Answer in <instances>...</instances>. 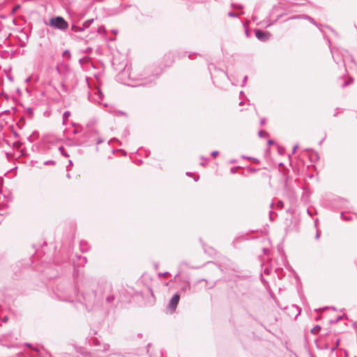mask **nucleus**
Returning <instances> with one entry per match:
<instances>
[{
    "label": "nucleus",
    "mask_w": 357,
    "mask_h": 357,
    "mask_svg": "<svg viewBox=\"0 0 357 357\" xmlns=\"http://www.w3.org/2000/svg\"><path fill=\"white\" fill-rule=\"evenodd\" d=\"M82 259H83L84 261H86V257H83V258H82Z\"/></svg>",
    "instance_id": "nucleus-33"
},
{
    "label": "nucleus",
    "mask_w": 357,
    "mask_h": 357,
    "mask_svg": "<svg viewBox=\"0 0 357 357\" xmlns=\"http://www.w3.org/2000/svg\"><path fill=\"white\" fill-rule=\"evenodd\" d=\"M265 123H266V119H261V121H260V124L261 126H264Z\"/></svg>",
    "instance_id": "nucleus-22"
},
{
    "label": "nucleus",
    "mask_w": 357,
    "mask_h": 357,
    "mask_svg": "<svg viewBox=\"0 0 357 357\" xmlns=\"http://www.w3.org/2000/svg\"><path fill=\"white\" fill-rule=\"evenodd\" d=\"M80 249L82 252H86L89 250V246L86 243L81 241L80 242Z\"/></svg>",
    "instance_id": "nucleus-6"
},
{
    "label": "nucleus",
    "mask_w": 357,
    "mask_h": 357,
    "mask_svg": "<svg viewBox=\"0 0 357 357\" xmlns=\"http://www.w3.org/2000/svg\"><path fill=\"white\" fill-rule=\"evenodd\" d=\"M349 83L347 82H345L343 84V86H347Z\"/></svg>",
    "instance_id": "nucleus-28"
},
{
    "label": "nucleus",
    "mask_w": 357,
    "mask_h": 357,
    "mask_svg": "<svg viewBox=\"0 0 357 357\" xmlns=\"http://www.w3.org/2000/svg\"><path fill=\"white\" fill-rule=\"evenodd\" d=\"M54 164H55V161H54V160H47V161L44 162L45 165H54Z\"/></svg>",
    "instance_id": "nucleus-13"
},
{
    "label": "nucleus",
    "mask_w": 357,
    "mask_h": 357,
    "mask_svg": "<svg viewBox=\"0 0 357 357\" xmlns=\"http://www.w3.org/2000/svg\"><path fill=\"white\" fill-rule=\"evenodd\" d=\"M69 164L72 165V161L69 160Z\"/></svg>",
    "instance_id": "nucleus-38"
},
{
    "label": "nucleus",
    "mask_w": 357,
    "mask_h": 357,
    "mask_svg": "<svg viewBox=\"0 0 357 357\" xmlns=\"http://www.w3.org/2000/svg\"><path fill=\"white\" fill-rule=\"evenodd\" d=\"M297 148H298V145H295V146H294V148H293V153H295V151H296V150L297 149Z\"/></svg>",
    "instance_id": "nucleus-25"
},
{
    "label": "nucleus",
    "mask_w": 357,
    "mask_h": 357,
    "mask_svg": "<svg viewBox=\"0 0 357 357\" xmlns=\"http://www.w3.org/2000/svg\"><path fill=\"white\" fill-rule=\"evenodd\" d=\"M247 79H248V76H245L244 79H243L242 86H243L244 84H245V82H246Z\"/></svg>",
    "instance_id": "nucleus-23"
},
{
    "label": "nucleus",
    "mask_w": 357,
    "mask_h": 357,
    "mask_svg": "<svg viewBox=\"0 0 357 357\" xmlns=\"http://www.w3.org/2000/svg\"><path fill=\"white\" fill-rule=\"evenodd\" d=\"M232 7L234 8H242V6L241 5H236L234 3H232L231 4Z\"/></svg>",
    "instance_id": "nucleus-18"
},
{
    "label": "nucleus",
    "mask_w": 357,
    "mask_h": 357,
    "mask_svg": "<svg viewBox=\"0 0 357 357\" xmlns=\"http://www.w3.org/2000/svg\"><path fill=\"white\" fill-rule=\"evenodd\" d=\"M114 296H108L106 298V301L108 303L112 302L114 301Z\"/></svg>",
    "instance_id": "nucleus-12"
},
{
    "label": "nucleus",
    "mask_w": 357,
    "mask_h": 357,
    "mask_svg": "<svg viewBox=\"0 0 357 357\" xmlns=\"http://www.w3.org/2000/svg\"><path fill=\"white\" fill-rule=\"evenodd\" d=\"M266 135H267V133L264 130H261L259 132V136L260 137H263L266 136Z\"/></svg>",
    "instance_id": "nucleus-15"
},
{
    "label": "nucleus",
    "mask_w": 357,
    "mask_h": 357,
    "mask_svg": "<svg viewBox=\"0 0 357 357\" xmlns=\"http://www.w3.org/2000/svg\"><path fill=\"white\" fill-rule=\"evenodd\" d=\"M341 218L345 220H349L351 219L350 216H345L343 213H341Z\"/></svg>",
    "instance_id": "nucleus-16"
},
{
    "label": "nucleus",
    "mask_w": 357,
    "mask_h": 357,
    "mask_svg": "<svg viewBox=\"0 0 357 357\" xmlns=\"http://www.w3.org/2000/svg\"><path fill=\"white\" fill-rule=\"evenodd\" d=\"M45 24L61 31H66L68 27V22L61 16L53 17L50 19L48 22H45Z\"/></svg>",
    "instance_id": "nucleus-1"
},
{
    "label": "nucleus",
    "mask_w": 357,
    "mask_h": 357,
    "mask_svg": "<svg viewBox=\"0 0 357 357\" xmlns=\"http://www.w3.org/2000/svg\"><path fill=\"white\" fill-rule=\"evenodd\" d=\"M103 142H104V140H103V139H102L101 138H98V139H97L96 144H100L102 143Z\"/></svg>",
    "instance_id": "nucleus-20"
},
{
    "label": "nucleus",
    "mask_w": 357,
    "mask_h": 357,
    "mask_svg": "<svg viewBox=\"0 0 357 357\" xmlns=\"http://www.w3.org/2000/svg\"><path fill=\"white\" fill-rule=\"evenodd\" d=\"M301 17V16H296V17H294V18H300Z\"/></svg>",
    "instance_id": "nucleus-34"
},
{
    "label": "nucleus",
    "mask_w": 357,
    "mask_h": 357,
    "mask_svg": "<svg viewBox=\"0 0 357 357\" xmlns=\"http://www.w3.org/2000/svg\"><path fill=\"white\" fill-rule=\"evenodd\" d=\"M201 165L204 166V165H205V163L204 162H202Z\"/></svg>",
    "instance_id": "nucleus-36"
},
{
    "label": "nucleus",
    "mask_w": 357,
    "mask_h": 357,
    "mask_svg": "<svg viewBox=\"0 0 357 357\" xmlns=\"http://www.w3.org/2000/svg\"><path fill=\"white\" fill-rule=\"evenodd\" d=\"M26 347H31V344H29V343H26Z\"/></svg>",
    "instance_id": "nucleus-30"
},
{
    "label": "nucleus",
    "mask_w": 357,
    "mask_h": 357,
    "mask_svg": "<svg viewBox=\"0 0 357 357\" xmlns=\"http://www.w3.org/2000/svg\"><path fill=\"white\" fill-rule=\"evenodd\" d=\"M190 289V284H188L185 287L183 288V290H186V289Z\"/></svg>",
    "instance_id": "nucleus-24"
},
{
    "label": "nucleus",
    "mask_w": 357,
    "mask_h": 357,
    "mask_svg": "<svg viewBox=\"0 0 357 357\" xmlns=\"http://www.w3.org/2000/svg\"><path fill=\"white\" fill-rule=\"evenodd\" d=\"M255 36L257 39L261 41H266L269 40L271 37V34L268 31L257 30L255 32Z\"/></svg>",
    "instance_id": "nucleus-3"
},
{
    "label": "nucleus",
    "mask_w": 357,
    "mask_h": 357,
    "mask_svg": "<svg viewBox=\"0 0 357 357\" xmlns=\"http://www.w3.org/2000/svg\"><path fill=\"white\" fill-rule=\"evenodd\" d=\"M302 17L308 20L311 23H312L314 25H317L316 22L312 17L307 16V15H302Z\"/></svg>",
    "instance_id": "nucleus-9"
},
{
    "label": "nucleus",
    "mask_w": 357,
    "mask_h": 357,
    "mask_svg": "<svg viewBox=\"0 0 357 357\" xmlns=\"http://www.w3.org/2000/svg\"><path fill=\"white\" fill-rule=\"evenodd\" d=\"M93 19H91V20H86V22H84L82 25L81 26L82 28H83V31L88 29L91 24L93 23Z\"/></svg>",
    "instance_id": "nucleus-4"
},
{
    "label": "nucleus",
    "mask_w": 357,
    "mask_h": 357,
    "mask_svg": "<svg viewBox=\"0 0 357 357\" xmlns=\"http://www.w3.org/2000/svg\"><path fill=\"white\" fill-rule=\"evenodd\" d=\"M97 32L99 33V34H101V35H103L105 32V29L104 26H99L98 29H97Z\"/></svg>",
    "instance_id": "nucleus-10"
},
{
    "label": "nucleus",
    "mask_w": 357,
    "mask_h": 357,
    "mask_svg": "<svg viewBox=\"0 0 357 357\" xmlns=\"http://www.w3.org/2000/svg\"><path fill=\"white\" fill-rule=\"evenodd\" d=\"M349 60L351 61H353V58L350 55H348V56H344L343 61H344V65H347V61L349 62Z\"/></svg>",
    "instance_id": "nucleus-8"
},
{
    "label": "nucleus",
    "mask_w": 357,
    "mask_h": 357,
    "mask_svg": "<svg viewBox=\"0 0 357 357\" xmlns=\"http://www.w3.org/2000/svg\"><path fill=\"white\" fill-rule=\"evenodd\" d=\"M228 15H229V17H237L238 16V14H236V13H233V12H229V13H228Z\"/></svg>",
    "instance_id": "nucleus-14"
},
{
    "label": "nucleus",
    "mask_w": 357,
    "mask_h": 357,
    "mask_svg": "<svg viewBox=\"0 0 357 357\" xmlns=\"http://www.w3.org/2000/svg\"><path fill=\"white\" fill-rule=\"evenodd\" d=\"M179 298L180 296L177 294H174L173 297L171 298L168 304V308L171 310L172 312L175 311L176 306L178 303Z\"/></svg>",
    "instance_id": "nucleus-2"
},
{
    "label": "nucleus",
    "mask_w": 357,
    "mask_h": 357,
    "mask_svg": "<svg viewBox=\"0 0 357 357\" xmlns=\"http://www.w3.org/2000/svg\"><path fill=\"white\" fill-rule=\"evenodd\" d=\"M71 29L75 32H79V31H83V28H82L81 26H76V25H73L71 26Z\"/></svg>",
    "instance_id": "nucleus-7"
},
{
    "label": "nucleus",
    "mask_w": 357,
    "mask_h": 357,
    "mask_svg": "<svg viewBox=\"0 0 357 357\" xmlns=\"http://www.w3.org/2000/svg\"><path fill=\"white\" fill-rule=\"evenodd\" d=\"M231 172L232 173H234V172H235V168H232V169H231Z\"/></svg>",
    "instance_id": "nucleus-29"
},
{
    "label": "nucleus",
    "mask_w": 357,
    "mask_h": 357,
    "mask_svg": "<svg viewBox=\"0 0 357 357\" xmlns=\"http://www.w3.org/2000/svg\"><path fill=\"white\" fill-rule=\"evenodd\" d=\"M273 143V142L272 140H269V141H268V144H272Z\"/></svg>",
    "instance_id": "nucleus-31"
},
{
    "label": "nucleus",
    "mask_w": 357,
    "mask_h": 357,
    "mask_svg": "<svg viewBox=\"0 0 357 357\" xmlns=\"http://www.w3.org/2000/svg\"><path fill=\"white\" fill-rule=\"evenodd\" d=\"M98 99L96 100L98 102H100L102 100L103 94L102 91L100 89H98Z\"/></svg>",
    "instance_id": "nucleus-11"
},
{
    "label": "nucleus",
    "mask_w": 357,
    "mask_h": 357,
    "mask_svg": "<svg viewBox=\"0 0 357 357\" xmlns=\"http://www.w3.org/2000/svg\"><path fill=\"white\" fill-rule=\"evenodd\" d=\"M70 116V112L69 111H66L63 114V123L66 124L68 117Z\"/></svg>",
    "instance_id": "nucleus-5"
},
{
    "label": "nucleus",
    "mask_w": 357,
    "mask_h": 357,
    "mask_svg": "<svg viewBox=\"0 0 357 357\" xmlns=\"http://www.w3.org/2000/svg\"><path fill=\"white\" fill-rule=\"evenodd\" d=\"M243 102L241 101V102H240L239 105H243Z\"/></svg>",
    "instance_id": "nucleus-35"
},
{
    "label": "nucleus",
    "mask_w": 357,
    "mask_h": 357,
    "mask_svg": "<svg viewBox=\"0 0 357 357\" xmlns=\"http://www.w3.org/2000/svg\"><path fill=\"white\" fill-rule=\"evenodd\" d=\"M319 235H320V234H319V231H317V234H316V238H317V239H318V238H319Z\"/></svg>",
    "instance_id": "nucleus-26"
},
{
    "label": "nucleus",
    "mask_w": 357,
    "mask_h": 357,
    "mask_svg": "<svg viewBox=\"0 0 357 357\" xmlns=\"http://www.w3.org/2000/svg\"><path fill=\"white\" fill-rule=\"evenodd\" d=\"M218 151H214L211 153V155L213 156V157H216L218 155Z\"/></svg>",
    "instance_id": "nucleus-19"
},
{
    "label": "nucleus",
    "mask_w": 357,
    "mask_h": 357,
    "mask_svg": "<svg viewBox=\"0 0 357 357\" xmlns=\"http://www.w3.org/2000/svg\"><path fill=\"white\" fill-rule=\"evenodd\" d=\"M278 206L282 208L283 207V202L282 201H279L277 204Z\"/></svg>",
    "instance_id": "nucleus-21"
},
{
    "label": "nucleus",
    "mask_w": 357,
    "mask_h": 357,
    "mask_svg": "<svg viewBox=\"0 0 357 357\" xmlns=\"http://www.w3.org/2000/svg\"><path fill=\"white\" fill-rule=\"evenodd\" d=\"M70 54L68 50H66L64 52H63V54Z\"/></svg>",
    "instance_id": "nucleus-27"
},
{
    "label": "nucleus",
    "mask_w": 357,
    "mask_h": 357,
    "mask_svg": "<svg viewBox=\"0 0 357 357\" xmlns=\"http://www.w3.org/2000/svg\"><path fill=\"white\" fill-rule=\"evenodd\" d=\"M7 319H8L7 317H5L3 321H6Z\"/></svg>",
    "instance_id": "nucleus-37"
},
{
    "label": "nucleus",
    "mask_w": 357,
    "mask_h": 357,
    "mask_svg": "<svg viewBox=\"0 0 357 357\" xmlns=\"http://www.w3.org/2000/svg\"><path fill=\"white\" fill-rule=\"evenodd\" d=\"M67 177H68V178H70V174H67Z\"/></svg>",
    "instance_id": "nucleus-32"
},
{
    "label": "nucleus",
    "mask_w": 357,
    "mask_h": 357,
    "mask_svg": "<svg viewBox=\"0 0 357 357\" xmlns=\"http://www.w3.org/2000/svg\"><path fill=\"white\" fill-rule=\"evenodd\" d=\"M84 53H90L92 52L91 47H87L85 50L83 51Z\"/></svg>",
    "instance_id": "nucleus-17"
}]
</instances>
